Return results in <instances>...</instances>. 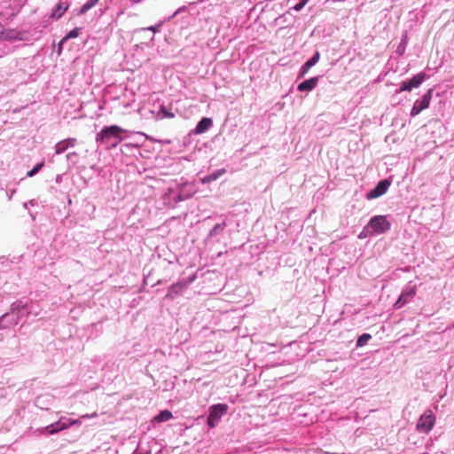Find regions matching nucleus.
Masks as SVG:
<instances>
[{"mask_svg": "<svg viewBox=\"0 0 454 454\" xmlns=\"http://www.w3.org/2000/svg\"><path fill=\"white\" fill-rule=\"evenodd\" d=\"M427 74L420 72L414 75L411 79L402 82L400 89L397 92L411 91L412 89L419 88L425 81Z\"/></svg>", "mask_w": 454, "mask_h": 454, "instance_id": "obj_7", "label": "nucleus"}, {"mask_svg": "<svg viewBox=\"0 0 454 454\" xmlns=\"http://www.w3.org/2000/svg\"><path fill=\"white\" fill-rule=\"evenodd\" d=\"M320 59V52L316 51L314 55L307 60L304 65L301 68V75L303 76L305 74L308 73V71L314 67Z\"/></svg>", "mask_w": 454, "mask_h": 454, "instance_id": "obj_14", "label": "nucleus"}, {"mask_svg": "<svg viewBox=\"0 0 454 454\" xmlns=\"http://www.w3.org/2000/svg\"><path fill=\"white\" fill-rule=\"evenodd\" d=\"M226 226V223L223 222L222 223H216L209 231L207 239H211L213 237H215L219 234H221L224 228Z\"/></svg>", "mask_w": 454, "mask_h": 454, "instance_id": "obj_21", "label": "nucleus"}, {"mask_svg": "<svg viewBox=\"0 0 454 454\" xmlns=\"http://www.w3.org/2000/svg\"><path fill=\"white\" fill-rule=\"evenodd\" d=\"M374 233L372 231V230H370L369 231H365V227L364 228V230L362 231V232L359 234V238L362 239V238H366L368 236H373Z\"/></svg>", "mask_w": 454, "mask_h": 454, "instance_id": "obj_31", "label": "nucleus"}, {"mask_svg": "<svg viewBox=\"0 0 454 454\" xmlns=\"http://www.w3.org/2000/svg\"><path fill=\"white\" fill-rule=\"evenodd\" d=\"M20 317V316H15V314L4 313L0 317V322H3L0 329H4L10 327L11 325H15L19 323Z\"/></svg>", "mask_w": 454, "mask_h": 454, "instance_id": "obj_10", "label": "nucleus"}, {"mask_svg": "<svg viewBox=\"0 0 454 454\" xmlns=\"http://www.w3.org/2000/svg\"><path fill=\"white\" fill-rule=\"evenodd\" d=\"M432 96H433V89H429L423 95L421 99H418L415 101V103L411 108V115L416 116V115L419 114L423 110L427 109L430 105Z\"/></svg>", "mask_w": 454, "mask_h": 454, "instance_id": "obj_6", "label": "nucleus"}, {"mask_svg": "<svg viewBox=\"0 0 454 454\" xmlns=\"http://www.w3.org/2000/svg\"><path fill=\"white\" fill-rule=\"evenodd\" d=\"M29 203H30V205H35V201L34 200H30Z\"/></svg>", "mask_w": 454, "mask_h": 454, "instance_id": "obj_38", "label": "nucleus"}, {"mask_svg": "<svg viewBox=\"0 0 454 454\" xmlns=\"http://www.w3.org/2000/svg\"><path fill=\"white\" fill-rule=\"evenodd\" d=\"M60 181V177L59 176H57L56 178V182H59Z\"/></svg>", "mask_w": 454, "mask_h": 454, "instance_id": "obj_37", "label": "nucleus"}, {"mask_svg": "<svg viewBox=\"0 0 454 454\" xmlns=\"http://www.w3.org/2000/svg\"><path fill=\"white\" fill-rule=\"evenodd\" d=\"M80 34V28L79 27H75L74 29H72L70 32H68L66 36L62 39L60 44H59V47L62 45V43L64 42H66L67 40L68 39H72V38H75L79 35Z\"/></svg>", "mask_w": 454, "mask_h": 454, "instance_id": "obj_24", "label": "nucleus"}, {"mask_svg": "<svg viewBox=\"0 0 454 454\" xmlns=\"http://www.w3.org/2000/svg\"><path fill=\"white\" fill-rule=\"evenodd\" d=\"M67 147H74L77 142L76 138H74V137H69V138H67V139H64Z\"/></svg>", "mask_w": 454, "mask_h": 454, "instance_id": "obj_30", "label": "nucleus"}, {"mask_svg": "<svg viewBox=\"0 0 454 454\" xmlns=\"http://www.w3.org/2000/svg\"><path fill=\"white\" fill-rule=\"evenodd\" d=\"M172 418L173 414L170 411L163 410L153 418V421L157 423H162L170 420Z\"/></svg>", "mask_w": 454, "mask_h": 454, "instance_id": "obj_19", "label": "nucleus"}, {"mask_svg": "<svg viewBox=\"0 0 454 454\" xmlns=\"http://www.w3.org/2000/svg\"><path fill=\"white\" fill-rule=\"evenodd\" d=\"M68 149L65 140L59 141L55 145V153L61 154Z\"/></svg>", "mask_w": 454, "mask_h": 454, "instance_id": "obj_25", "label": "nucleus"}, {"mask_svg": "<svg viewBox=\"0 0 454 454\" xmlns=\"http://www.w3.org/2000/svg\"><path fill=\"white\" fill-rule=\"evenodd\" d=\"M159 115L161 118H173L175 116L174 114L169 112L165 106L160 107Z\"/></svg>", "mask_w": 454, "mask_h": 454, "instance_id": "obj_27", "label": "nucleus"}, {"mask_svg": "<svg viewBox=\"0 0 454 454\" xmlns=\"http://www.w3.org/2000/svg\"><path fill=\"white\" fill-rule=\"evenodd\" d=\"M70 4L67 0H59L56 7L54 8L51 18L55 20H59L62 17V15L67 11Z\"/></svg>", "mask_w": 454, "mask_h": 454, "instance_id": "obj_11", "label": "nucleus"}, {"mask_svg": "<svg viewBox=\"0 0 454 454\" xmlns=\"http://www.w3.org/2000/svg\"><path fill=\"white\" fill-rule=\"evenodd\" d=\"M53 402V396L51 395H42L36 397L35 403L42 410H48Z\"/></svg>", "mask_w": 454, "mask_h": 454, "instance_id": "obj_13", "label": "nucleus"}, {"mask_svg": "<svg viewBox=\"0 0 454 454\" xmlns=\"http://www.w3.org/2000/svg\"><path fill=\"white\" fill-rule=\"evenodd\" d=\"M317 82H318L317 76L311 77L309 79H307V80L301 82L298 85L297 89L299 91H310L317 86Z\"/></svg>", "mask_w": 454, "mask_h": 454, "instance_id": "obj_15", "label": "nucleus"}, {"mask_svg": "<svg viewBox=\"0 0 454 454\" xmlns=\"http://www.w3.org/2000/svg\"><path fill=\"white\" fill-rule=\"evenodd\" d=\"M121 141H119V139H115V141H114V143H112L111 146L112 147H115L117 146V145L120 143Z\"/></svg>", "mask_w": 454, "mask_h": 454, "instance_id": "obj_35", "label": "nucleus"}, {"mask_svg": "<svg viewBox=\"0 0 454 454\" xmlns=\"http://www.w3.org/2000/svg\"><path fill=\"white\" fill-rule=\"evenodd\" d=\"M185 288V285L183 283H176L173 284L169 288L166 294V299L174 300L175 297L180 294L183 290Z\"/></svg>", "mask_w": 454, "mask_h": 454, "instance_id": "obj_16", "label": "nucleus"}, {"mask_svg": "<svg viewBox=\"0 0 454 454\" xmlns=\"http://www.w3.org/2000/svg\"><path fill=\"white\" fill-rule=\"evenodd\" d=\"M193 194V192H184V190H181L180 192L177 194L176 197L174 198L176 202H180L186 200L190 199Z\"/></svg>", "mask_w": 454, "mask_h": 454, "instance_id": "obj_22", "label": "nucleus"}, {"mask_svg": "<svg viewBox=\"0 0 454 454\" xmlns=\"http://www.w3.org/2000/svg\"><path fill=\"white\" fill-rule=\"evenodd\" d=\"M15 192V190H12V192L8 195V199L11 200L12 197V194Z\"/></svg>", "mask_w": 454, "mask_h": 454, "instance_id": "obj_36", "label": "nucleus"}, {"mask_svg": "<svg viewBox=\"0 0 454 454\" xmlns=\"http://www.w3.org/2000/svg\"><path fill=\"white\" fill-rule=\"evenodd\" d=\"M4 33V27L0 23V36Z\"/></svg>", "mask_w": 454, "mask_h": 454, "instance_id": "obj_34", "label": "nucleus"}, {"mask_svg": "<svg viewBox=\"0 0 454 454\" xmlns=\"http://www.w3.org/2000/svg\"><path fill=\"white\" fill-rule=\"evenodd\" d=\"M43 166H44V161H41V162L37 163L31 170H29L27 172V176L32 177V176H35L42 169V168Z\"/></svg>", "mask_w": 454, "mask_h": 454, "instance_id": "obj_26", "label": "nucleus"}, {"mask_svg": "<svg viewBox=\"0 0 454 454\" xmlns=\"http://www.w3.org/2000/svg\"><path fill=\"white\" fill-rule=\"evenodd\" d=\"M391 228V223L387 219L386 215H374L365 226V231H372L374 235L386 233Z\"/></svg>", "mask_w": 454, "mask_h": 454, "instance_id": "obj_1", "label": "nucleus"}, {"mask_svg": "<svg viewBox=\"0 0 454 454\" xmlns=\"http://www.w3.org/2000/svg\"><path fill=\"white\" fill-rule=\"evenodd\" d=\"M77 153L75 152H72L67 154V161H71L73 164H75V159L77 158Z\"/></svg>", "mask_w": 454, "mask_h": 454, "instance_id": "obj_29", "label": "nucleus"}, {"mask_svg": "<svg viewBox=\"0 0 454 454\" xmlns=\"http://www.w3.org/2000/svg\"><path fill=\"white\" fill-rule=\"evenodd\" d=\"M99 0H89L86 2L76 12V15L82 16L85 14L89 10L93 8Z\"/></svg>", "mask_w": 454, "mask_h": 454, "instance_id": "obj_20", "label": "nucleus"}, {"mask_svg": "<svg viewBox=\"0 0 454 454\" xmlns=\"http://www.w3.org/2000/svg\"><path fill=\"white\" fill-rule=\"evenodd\" d=\"M80 424H81V422L78 419L71 420V419H67L64 417H61L59 419V421L45 427L43 428V430L46 431L50 434H56L58 432H59V431H62V430H64V429H66V428H67V427H69L71 426L80 425Z\"/></svg>", "mask_w": 454, "mask_h": 454, "instance_id": "obj_5", "label": "nucleus"}, {"mask_svg": "<svg viewBox=\"0 0 454 454\" xmlns=\"http://www.w3.org/2000/svg\"><path fill=\"white\" fill-rule=\"evenodd\" d=\"M23 207H24L25 208H27V202H26V203H24V204H23Z\"/></svg>", "mask_w": 454, "mask_h": 454, "instance_id": "obj_39", "label": "nucleus"}, {"mask_svg": "<svg viewBox=\"0 0 454 454\" xmlns=\"http://www.w3.org/2000/svg\"><path fill=\"white\" fill-rule=\"evenodd\" d=\"M98 416L97 412H93L91 414H84V415H82V419H91V418H96Z\"/></svg>", "mask_w": 454, "mask_h": 454, "instance_id": "obj_33", "label": "nucleus"}, {"mask_svg": "<svg viewBox=\"0 0 454 454\" xmlns=\"http://www.w3.org/2000/svg\"><path fill=\"white\" fill-rule=\"evenodd\" d=\"M309 0H301L298 4H296L293 9L296 12H300L309 2Z\"/></svg>", "mask_w": 454, "mask_h": 454, "instance_id": "obj_28", "label": "nucleus"}, {"mask_svg": "<svg viewBox=\"0 0 454 454\" xmlns=\"http://www.w3.org/2000/svg\"><path fill=\"white\" fill-rule=\"evenodd\" d=\"M26 304H24L21 301H14L11 305V312L12 314H15V316H20L22 317L24 313L23 310L26 309Z\"/></svg>", "mask_w": 454, "mask_h": 454, "instance_id": "obj_18", "label": "nucleus"}, {"mask_svg": "<svg viewBox=\"0 0 454 454\" xmlns=\"http://www.w3.org/2000/svg\"><path fill=\"white\" fill-rule=\"evenodd\" d=\"M225 172H226L225 168L217 169V170L212 172L211 174L202 177L201 183L202 184H209L211 182H214V181L217 180L219 177H221Z\"/></svg>", "mask_w": 454, "mask_h": 454, "instance_id": "obj_17", "label": "nucleus"}, {"mask_svg": "<svg viewBox=\"0 0 454 454\" xmlns=\"http://www.w3.org/2000/svg\"><path fill=\"white\" fill-rule=\"evenodd\" d=\"M124 130L117 125L105 127L99 133H98L96 142L105 143L111 138L119 139V141H121L122 137H121V133Z\"/></svg>", "mask_w": 454, "mask_h": 454, "instance_id": "obj_2", "label": "nucleus"}, {"mask_svg": "<svg viewBox=\"0 0 454 454\" xmlns=\"http://www.w3.org/2000/svg\"><path fill=\"white\" fill-rule=\"evenodd\" d=\"M416 294V286H407L394 304L395 309H400L408 303Z\"/></svg>", "mask_w": 454, "mask_h": 454, "instance_id": "obj_8", "label": "nucleus"}, {"mask_svg": "<svg viewBox=\"0 0 454 454\" xmlns=\"http://www.w3.org/2000/svg\"><path fill=\"white\" fill-rule=\"evenodd\" d=\"M213 125V121L211 118L203 117L196 125L193 133L194 134H203L207 132Z\"/></svg>", "mask_w": 454, "mask_h": 454, "instance_id": "obj_12", "label": "nucleus"}, {"mask_svg": "<svg viewBox=\"0 0 454 454\" xmlns=\"http://www.w3.org/2000/svg\"><path fill=\"white\" fill-rule=\"evenodd\" d=\"M372 339V335L369 333H363L358 337L356 340V347H364Z\"/></svg>", "mask_w": 454, "mask_h": 454, "instance_id": "obj_23", "label": "nucleus"}, {"mask_svg": "<svg viewBox=\"0 0 454 454\" xmlns=\"http://www.w3.org/2000/svg\"><path fill=\"white\" fill-rule=\"evenodd\" d=\"M435 423V416L431 410H427L419 419L417 423V430L419 433H429Z\"/></svg>", "mask_w": 454, "mask_h": 454, "instance_id": "obj_3", "label": "nucleus"}, {"mask_svg": "<svg viewBox=\"0 0 454 454\" xmlns=\"http://www.w3.org/2000/svg\"><path fill=\"white\" fill-rule=\"evenodd\" d=\"M390 184H391V183L387 179L380 180L376 184V186L366 194V198L368 200H373V199L380 197L381 195H383L387 192Z\"/></svg>", "mask_w": 454, "mask_h": 454, "instance_id": "obj_9", "label": "nucleus"}, {"mask_svg": "<svg viewBox=\"0 0 454 454\" xmlns=\"http://www.w3.org/2000/svg\"><path fill=\"white\" fill-rule=\"evenodd\" d=\"M228 406L223 403L215 404L209 409L207 423L211 428L215 427L222 416L227 411Z\"/></svg>", "mask_w": 454, "mask_h": 454, "instance_id": "obj_4", "label": "nucleus"}, {"mask_svg": "<svg viewBox=\"0 0 454 454\" xmlns=\"http://www.w3.org/2000/svg\"><path fill=\"white\" fill-rule=\"evenodd\" d=\"M159 27H160V25L151 26L148 27H143V28H141V30H150V31H153V33H157L159 31Z\"/></svg>", "mask_w": 454, "mask_h": 454, "instance_id": "obj_32", "label": "nucleus"}]
</instances>
